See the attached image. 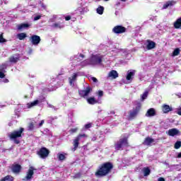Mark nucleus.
<instances>
[{
  "mask_svg": "<svg viewBox=\"0 0 181 181\" xmlns=\"http://www.w3.org/2000/svg\"><path fill=\"white\" fill-rule=\"evenodd\" d=\"M114 169V164L111 162H105L102 163L95 173L96 177H104L112 172Z\"/></svg>",
  "mask_w": 181,
  "mask_h": 181,
  "instance_id": "obj_1",
  "label": "nucleus"
},
{
  "mask_svg": "<svg viewBox=\"0 0 181 181\" xmlns=\"http://www.w3.org/2000/svg\"><path fill=\"white\" fill-rule=\"evenodd\" d=\"M23 131H25V129L23 127H21L19 130H14L9 133L8 136L11 141H13L16 145H19V144H21V140H19L18 138H22Z\"/></svg>",
  "mask_w": 181,
  "mask_h": 181,
  "instance_id": "obj_2",
  "label": "nucleus"
},
{
  "mask_svg": "<svg viewBox=\"0 0 181 181\" xmlns=\"http://www.w3.org/2000/svg\"><path fill=\"white\" fill-rule=\"evenodd\" d=\"M129 136H124L123 137L120 138L119 141L115 144V149L116 151H123L124 146L126 148H129V141H128Z\"/></svg>",
  "mask_w": 181,
  "mask_h": 181,
  "instance_id": "obj_3",
  "label": "nucleus"
},
{
  "mask_svg": "<svg viewBox=\"0 0 181 181\" xmlns=\"http://www.w3.org/2000/svg\"><path fill=\"white\" fill-rule=\"evenodd\" d=\"M86 63H88V59L84 61ZM103 63V57L98 56V54L92 55L89 60L88 64L95 66L97 64H101Z\"/></svg>",
  "mask_w": 181,
  "mask_h": 181,
  "instance_id": "obj_4",
  "label": "nucleus"
},
{
  "mask_svg": "<svg viewBox=\"0 0 181 181\" xmlns=\"http://www.w3.org/2000/svg\"><path fill=\"white\" fill-rule=\"evenodd\" d=\"M50 153V151L47 149L46 147H42L40 148V150L37 152V155L41 158V159H46L49 154Z\"/></svg>",
  "mask_w": 181,
  "mask_h": 181,
  "instance_id": "obj_5",
  "label": "nucleus"
},
{
  "mask_svg": "<svg viewBox=\"0 0 181 181\" xmlns=\"http://www.w3.org/2000/svg\"><path fill=\"white\" fill-rule=\"evenodd\" d=\"M112 31L115 35H122V33L127 32V28L122 25H116L112 28Z\"/></svg>",
  "mask_w": 181,
  "mask_h": 181,
  "instance_id": "obj_6",
  "label": "nucleus"
},
{
  "mask_svg": "<svg viewBox=\"0 0 181 181\" xmlns=\"http://www.w3.org/2000/svg\"><path fill=\"white\" fill-rule=\"evenodd\" d=\"M34 170H36V168L33 166H30L27 172L26 176L23 179V181H29L33 178V175H35Z\"/></svg>",
  "mask_w": 181,
  "mask_h": 181,
  "instance_id": "obj_7",
  "label": "nucleus"
},
{
  "mask_svg": "<svg viewBox=\"0 0 181 181\" xmlns=\"http://www.w3.org/2000/svg\"><path fill=\"white\" fill-rule=\"evenodd\" d=\"M81 138H87V135L86 134H78L76 139H74V151H76L78 148Z\"/></svg>",
  "mask_w": 181,
  "mask_h": 181,
  "instance_id": "obj_8",
  "label": "nucleus"
},
{
  "mask_svg": "<svg viewBox=\"0 0 181 181\" xmlns=\"http://www.w3.org/2000/svg\"><path fill=\"white\" fill-rule=\"evenodd\" d=\"M92 91L93 88H91L90 86H88L86 87V90H79L78 95L82 98H86V97H88V94H90Z\"/></svg>",
  "mask_w": 181,
  "mask_h": 181,
  "instance_id": "obj_9",
  "label": "nucleus"
},
{
  "mask_svg": "<svg viewBox=\"0 0 181 181\" xmlns=\"http://www.w3.org/2000/svg\"><path fill=\"white\" fill-rule=\"evenodd\" d=\"M30 42L32 45H34V46H37L40 43V36L33 35L30 37Z\"/></svg>",
  "mask_w": 181,
  "mask_h": 181,
  "instance_id": "obj_10",
  "label": "nucleus"
},
{
  "mask_svg": "<svg viewBox=\"0 0 181 181\" xmlns=\"http://www.w3.org/2000/svg\"><path fill=\"white\" fill-rule=\"evenodd\" d=\"M11 170L13 173L19 174L22 170V165L19 164H13L11 165Z\"/></svg>",
  "mask_w": 181,
  "mask_h": 181,
  "instance_id": "obj_11",
  "label": "nucleus"
},
{
  "mask_svg": "<svg viewBox=\"0 0 181 181\" xmlns=\"http://www.w3.org/2000/svg\"><path fill=\"white\" fill-rule=\"evenodd\" d=\"M154 142L155 139L148 136L144 139L142 144L143 145H144V146H152V144H153Z\"/></svg>",
  "mask_w": 181,
  "mask_h": 181,
  "instance_id": "obj_12",
  "label": "nucleus"
},
{
  "mask_svg": "<svg viewBox=\"0 0 181 181\" xmlns=\"http://www.w3.org/2000/svg\"><path fill=\"white\" fill-rule=\"evenodd\" d=\"M147 45L146 49L147 50H151V49H155L156 47V43L151 40H147Z\"/></svg>",
  "mask_w": 181,
  "mask_h": 181,
  "instance_id": "obj_13",
  "label": "nucleus"
},
{
  "mask_svg": "<svg viewBox=\"0 0 181 181\" xmlns=\"http://www.w3.org/2000/svg\"><path fill=\"white\" fill-rule=\"evenodd\" d=\"M21 60V55L20 54H15L12 55L9 57L10 63H17Z\"/></svg>",
  "mask_w": 181,
  "mask_h": 181,
  "instance_id": "obj_14",
  "label": "nucleus"
},
{
  "mask_svg": "<svg viewBox=\"0 0 181 181\" xmlns=\"http://www.w3.org/2000/svg\"><path fill=\"white\" fill-rule=\"evenodd\" d=\"M156 115V111L153 108H150L146 113V117H155Z\"/></svg>",
  "mask_w": 181,
  "mask_h": 181,
  "instance_id": "obj_15",
  "label": "nucleus"
},
{
  "mask_svg": "<svg viewBox=\"0 0 181 181\" xmlns=\"http://www.w3.org/2000/svg\"><path fill=\"white\" fill-rule=\"evenodd\" d=\"M162 111L163 114H168V112H170V111H172V107L168 105H163Z\"/></svg>",
  "mask_w": 181,
  "mask_h": 181,
  "instance_id": "obj_16",
  "label": "nucleus"
},
{
  "mask_svg": "<svg viewBox=\"0 0 181 181\" xmlns=\"http://www.w3.org/2000/svg\"><path fill=\"white\" fill-rule=\"evenodd\" d=\"M107 77L115 79L118 78V72L115 70H112L109 72Z\"/></svg>",
  "mask_w": 181,
  "mask_h": 181,
  "instance_id": "obj_17",
  "label": "nucleus"
},
{
  "mask_svg": "<svg viewBox=\"0 0 181 181\" xmlns=\"http://www.w3.org/2000/svg\"><path fill=\"white\" fill-rule=\"evenodd\" d=\"M168 135L170 136H175V135H179V131L177 129H171L168 130Z\"/></svg>",
  "mask_w": 181,
  "mask_h": 181,
  "instance_id": "obj_18",
  "label": "nucleus"
},
{
  "mask_svg": "<svg viewBox=\"0 0 181 181\" xmlns=\"http://www.w3.org/2000/svg\"><path fill=\"white\" fill-rule=\"evenodd\" d=\"M135 76V71H127V75L126 76V80H132V78Z\"/></svg>",
  "mask_w": 181,
  "mask_h": 181,
  "instance_id": "obj_19",
  "label": "nucleus"
},
{
  "mask_svg": "<svg viewBox=\"0 0 181 181\" xmlns=\"http://www.w3.org/2000/svg\"><path fill=\"white\" fill-rule=\"evenodd\" d=\"M142 172L144 173V176H149L151 175V168H149V167H144L142 169Z\"/></svg>",
  "mask_w": 181,
  "mask_h": 181,
  "instance_id": "obj_20",
  "label": "nucleus"
},
{
  "mask_svg": "<svg viewBox=\"0 0 181 181\" xmlns=\"http://www.w3.org/2000/svg\"><path fill=\"white\" fill-rule=\"evenodd\" d=\"M15 180V177H13V176L12 175H6L5 177H4L3 178H1L0 180V181H13Z\"/></svg>",
  "mask_w": 181,
  "mask_h": 181,
  "instance_id": "obj_21",
  "label": "nucleus"
},
{
  "mask_svg": "<svg viewBox=\"0 0 181 181\" xmlns=\"http://www.w3.org/2000/svg\"><path fill=\"white\" fill-rule=\"evenodd\" d=\"M175 5L174 1H167L163 6V9H168L169 6H173Z\"/></svg>",
  "mask_w": 181,
  "mask_h": 181,
  "instance_id": "obj_22",
  "label": "nucleus"
},
{
  "mask_svg": "<svg viewBox=\"0 0 181 181\" xmlns=\"http://www.w3.org/2000/svg\"><path fill=\"white\" fill-rule=\"evenodd\" d=\"M37 104H39V100H34L33 102L28 103L27 104V107L28 108H32V107H35V105H37Z\"/></svg>",
  "mask_w": 181,
  "mask_h": 181,
  "instance_id": "obj_23",
  "label": "nucleus"
},
{
  "mask_svg": "<svg viewBox=\"0 0 181 181\" xmlns=\"http://www.w3.org/2000/svg\"><path fill=\"white\" fill-rule=\"evenodd\" d=\"M28 35L25 33H21L17 34V37L19 39V40H24L25 37H27Z\"/></svg>",
  "mask_w": 181,
  "mask_h": 181,
  "instance_id": "obj_24",
  "label": "nucleus"
},
{
  "mask_svg": "<svg viewBox=\"0 0 181 181\" xmlns=\"http://www.w3.org/2000/svg\"><path fill=\"white\" fill-rule=\"evenodd\" d=\"M87 102L90 105H94V104H97L98 101L95 100V98H89L87 99Z\"/></svg>",
  "mask_w": 181,
  "mask_h": 181,
  "instance_id": "obj_25",
  "label": "nucleus"
},
{
  "mask_svg": "<svg viewBox=\"0 0 181 181\" xmlns=\"http://www.w3.org/2000/svg\"><path fill=\"white\" fill-rule=\"evenodd\" d=\"M30 25L28 23H21L18 25V30H22V29H26V28H29Z\"/></svg>",
  "mask_w": 181,
  "mask_h": 181,
  "instance_id": "obj_26",
  "label": "nucleus"
},
{
  "mask_svg": "<svg viewBox=\"0 0 181 181\" xmlns=\"http://www.w3.org/2000/svg\"><path fill=\"white\" fill-rule=\"evenodd\" d=\"M96 12L99 15H103V13H104V6H98L96 9Z\"/></svg>",
  "mask_w": 181,
  "mask_h": 181,
  "instance_id": "obj_27",
  "label": "nucleus"
},
{
  "mask_svg": "<svg viewBox=\"0 0 181 181\" xmlns=\"http://www.w3.org/2000/svg\"><path fill=\"white\" fill-rule=\"evenodd\" d=\"M137 115H138L137 112H135L134 110H133L130 112L129 117L131 119H134V118H135V117H136Z\"/></svg>",
  "mask_w": 181,
  "mask_h": 181,
  "instance_id": "obj_28",
  "label": "nucleus"
},
{
  "mask_svg": "<svg viewBox=\"0 0 181 181\" xmlns=\"http://www.w3.org/2000/svg\"><path fill=\"white\" fill-rule=\"evenodd\" d=\"M141 107H142V105L141 104V103H138L134 111H135L137 114H139V111H141Z\"/></svg>",
  "mask_w": 181,
  "mask_h": 181,
  "instance_id": "obj_29",
  "label": "nucleus"
},
{
  "mask_svg": "<svg viewBox=\"0 0 181 181\" xmlns=\"http://www.w3.org/2000/svg\"><path fill=\"white\" fill-rule=\"evenodd\" d=\"M77 78V74H74L72 76V78H69V83L71 86V84H73V81H76Z\"/></svg>",
  "mask_w": 181,
  "mask_h": 181,
  "instance_id": "obj_30",
  "label": "nucleus"
},
{
  "mask_svg": "<svg viewBox=\"0 0 181 181\" xmlns=\"http://www.w3.org/2000/svg\"><path fill=\"white\" fill-rule=\"evenodd\" d=\"M148 94H149V92L145 91V92L141 95V101H144V100H146V98H148Z\"/></svg>",
  "mask_w": 181,
  "mask_h": 181,
  "instance_id": "obj_31",
  "label": "nucleus"
},
{
  "mask_svg": "<svg viewBox=\"0 0 181 181\" xmlns=\"http://www.w3.org/2000/svg\"><path fill=\"white\" fill-rule=\"evenodd\" d=\"M59 160H66V156L63 153H59L57 155Z\"/></svg>",
  "mask_w": 181,
  "mask_h": 181,
  "instance_id": "obj_32",
  "label": "nucleus"
},
{
  "mask_svg": "<svg viewBox=\"0 0 181 181\" xmlns=\"http://www.w3.org/2000/svg\"><path fill=\"white\" fill-rule=\"evenodd\" d=\"M6 42V39L4 38V33H1L0 34V43H5Z\"/></svg>",
  "mask_w": 181,
  "mask_h": 181,
  "instance_id": "obj_33",
  "label": "nucleus"
},
{
  "mask_svg": "<svg viewBox=\"0 0 181 181\" xmlns=\"http://www.w3.org/2000/svg\"><path fill=\"white\" fill-rule=\"evenodd\" d=\"M28 131H33L35 128V124L33 122H30L28 124Z\"/></svg>",
  "mask_w": 181,
  "mask_h": 181,
  "instance_id": "obj_34",
  "label": "nucleus"
},
{
  "mask_svg": "<svg viewBox=\"0 0 181 181\" xmlns=\"http://www.w3.org/2000/svg\"><path fill=\"white\" fill-rule=\"evenodd\" d=\"M53 28H58L59 29H62V28H63V26H62V25L59 23H55L52 25Z\"/></svg>",
  "mask_w": 181,
  "mask_h": 181,
  "instance_id": "obj_35",
  "label": "nucleus"
},
{
  "mask_svg": "<svg viewBox=\"0 0 181 181\" xmlns=\"http://www.w3.org/2000/svg\"><path fill=\"white\" fill-rule=\"evenodd\" d=\"M179 53H180V50L179 48H176L173 52V56H178Z\"/></svg>",
  "mask_w": 181,
  "mask_h": 181,
  "instance_id": "obj_36",
  "label": "nucleus"
},
{
  "mask_svg": "<svg viewBox=\"0 0 181 181\" xmlns=\"http://www.w3.org/2000/svg\"><path fill=\"white\" fill-rule=\"evenodd\" d=\"M181 146V141H177L175 144V146H174V148L175 149H179Z\"/></svg>",
  "mask_w": 181,
  "mask_h": 181,
  "instance_id": "obj_37",
  "label": "nucleus"
},
{
  "mask_svg": "<svg viewBox=\"0 0 181 181\" xmlns=\"http://www.w3.org/2000/svg\"><path fill=\"white\" fill-rule=\"evenodd\" d=\"M77 131H78V128L76 127L74 129H71L69 130V132H71V134H76V132H77Z\"/></svg>",
  "mask_w": 181,
  "mask_h": 181,
  "instance_id": "obj_38",
  "label": "nucleus"
},
{
  "mask_svg": "<svg viewBox=\"0 0 181 181\" xmlns=\"http://www.w3.org/2000/svg\"><path fill=\"white\" fill-rule=\"evenodd\" d=\"M98 97H103V95H104V92L103 90H98Z\"/></svg>",
  "mask_w": 181,
  "mask_h": 181,
  "instance_id": "obj_39",
  "label": "nucleus"
},
{
  "mask_svg": "<svg viewBox=\"0 0 181 181\" xmlns=\"http://www.w3.org/2000/svg\"><path fill=\"white\" fill-rule=\"evenodd\" d=\"M90 128H91V123L85 125V129H88Z\"/></svg>",
  "mask_w": 181,
  "mask_h": 181,
  "instance_id": "obj_40",
  "label": "nucleus"
},
{
  "mask_svg": "<svg viewBox=\"0 0 181 181\" xmlns=\"http://www.w3.org/2000/svg\"><path fill=\"white\" fill-rule=\"evenodd\" d=\"M40 18H42V16L40 15L36 16L35 17H34V21H39Z\"/></svg>",
  "mask_w": 181,
  "mask_h": 181,
  "instance_id": "obj_41",
  "label": "nucleus"
},
{
  "mask_svg": "<svg viewBox=\"0 0 181 181\" xmlns=\"http://www.w3.org/2000/svg\"><path fill=\"white\" fill-rule=\"evenodd\" d=\"M0 78H5V74L2 71H0Z\"/></svg>",
  "mask_w": 181,
  "mask_h": 181,
  "instance_id": "obj_42",
  "label": "nucleus"
},
{
  "mask_svg": "<svg viewBox=\"0 0 181 181\" xmlns=\"http://www.w3.org/2000/svg\"><path fill=\"white\" fill-rule=\"evenodd\" d=\"M91 80L93 81V83H98V79H97L95 77H92Z\"/></svg>",
  "mask_w": 181,
  "mask_h": 181,
  "instance_id": "obj_43",
  "label": "nucleus"
},
{
  "mask_svg": "<svg viewBox=\"0 0 181 181\" xmlns=\"http://www.w3.org/2000/svg\"><path fill=\"white\" fill-rule=\"evenodd\" d=\"M70 19H71V16H66L65 17V21H70Z\"/></svg>",
  "mask_w": 181,
  "mask_h": 181,
  "instance_id": "obj_44",
  "label": "nucleus"
},
{
  "mask_svg": "<svg viewBox=\"0 0 181 181\" xmlns=\"http://www.w3.org/2000/svg\"><path fill=\"white\" fill-rule=\"evenodd\" d=\"M43 124H45V120H41V122L39 124V127H42V125H43Z\"/></svg>",
  "mask_w": 181,
  "mask_h": 181,
  "instance_id": "obj_45",
  "label": "nucleus"
},
{
  "mask_svg": "<svg viewBox=\"0 0 181 181\" xmlns=\"http://www.w3.org/2000/svg\"><path fill=\"white\" fill-rule=\"evenodd\" d=\"M177 113L178 114V115H181V107L177 110Z\"/></svg>",
  "mask_w": 181,
  "mask_h": 181,
  "instance_id": "obj_46",
  "label": "nucleus"
},
{
  "mask_svg": "<svg viewBox=\"0 0 181 181\" xmlns=\"http://www.w3.org/2000/svg\"><path fill=\"white\" fill-rule=\"evenodd\" d=\"M159 181H165V178H163V177H160V178H159Z\"/></svg>",
  "mask_w": 181,
  "mask_h": 181,
  "instance_id": "obj_47",
  "label": "nucleus"
},
{
  "mask_svg": "<svg viewBox=\"0 0 181 181\" xmlns=\"http://www.w3.org/2000/svg\"><path fill=\"white\" fill-rule=\"evenodd\" d=\"M79 57H82V59H83V57H84V54H79Z\"/></svg>",
  "mask_w": 181,
  "mask_h": 181,
  "instance_id": "obj_48",
  "label": "nucleus"
},
{
  "mask_svg": "<svg viewBox=\"0 0 181 181\" xmlns=\"http://www.w3.org/2000/svg\"><path fill=\"white\" fill-rule=\"evenodd\" d=\"M4 83H9V80L5 79Z\"/></svg>",
  "mask_w": 181,
  "mask_h": 181,
  "instance_id": "obj_49",
  "label": "nucleus"
},
{
  "mask_svg": "<svg viewBox=\"0 0 181 181\" xmlns=\"http://www.w3.org/2000/svg\"><path fill=\"white\" fill-rule=\"evenodd\" d=\"M177 158H181V152L180 153H178Z\"/></svg>",
  "mask_w": 181,
  "mask_h": 181,
  "instance_id": "obj_50",
  "label": "nucleus"
},
{
  "mask_svg": "<svg viewBox=\"0 0 181 181\" xmlns=\"http://www.w3.org/2000/svg\"><path fill=\"white\" fill-rule=\"evenodd\" d=\"M42 8H44V9H46V6H45V4H42Z\"/></svg>",
  "mask_w": 181,
  "mask_h": 181,
  "instance_id": "obj_51",
  "label": "nucleus"
},
{
  "mask_svg": "<svg viewBox=\"0 0 181 181\" xmlns=\"http://www.w3.org/2000/svg\"><path fill=\"white\" fill-rule=\"evenodd\" d=\"M122 2H125L127 0H121Z\"/></svg>",
  "mask_w": 181,
  "mask_h": 181,
  "instance_id": "obj_52",
  "label": "nucleus"
},
{
  "mask_svg": "<svg viewBox=\"0 0 181 181\" xmlns=\"http://www.w3.org/2000/svg\"><path fill=\"white\" fill-rule=\"evenodd\" d=\"M105 1H110V0H105Z\"/></svg>",
  "mask_w": 181,
  "mask_h": 181,
  "instance_id": "obj_53",
  "label": "nucleus"
},
{
  "mask_svg": "<svg viewBox=\"0 0 181 181\" xmlns=\"http://www.w3.org/2000/svg\"><path fill=\"white\" fill-rule=\"evenodd\" d=\"M157 181H159V179H158V180Z\"/></svg>",
  "mask_w": 181,
  "mask_h": 181,
  "instance_id": "obj_54",
  "label": "nucleus"
}]
</instances>
